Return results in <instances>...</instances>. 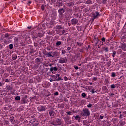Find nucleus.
<instances>
[{
    "instance_id": "1",
    "label": "nucleus",
    "mask_w": 126,
    "mask_h": 126,
    "mask_svg": "<svg viewBox=\"0 0 126 126\" xmlns=\"http://www.w3.org/2000/svg\"><path fill=\"white\" fill-rule=\"evenodd\" d=\"M81 116L85 117V116H90V112L88 108H84L83 109V111L81 113Z\"/></svg>"
},
{
    "instance_id": "2",
    "label": "nucleus",
    "mask_w": 126,
    "mask_h": 126,
    "mask_svg": "<svg viewBox=\"0 0 126 126\" xmlns=\"http://www.w3.org/2000/svg\"><path fill=\"white\" fill-rule=\"evenodd\" d=\"M38 37H43V34L40 33L38 32H34L32 36L33 39H37Z\"/></svg>"
},
{
    "instance_id": "3",
    "label": "nucleus",
    "mask_w": 126,
    "mask_h": 126,
    "mask_svg": "<svg viewBox=\"0 0 126 126\" xmlns=\"http://www.w3.org/2000/svg\"><path fill=\"white\" fill-rule=\"evenodd\" d=\"M100 16V14L98 12H95V13H92V21H94V20H95L96 18H98Z\"/></svg>"
},
{
    "instance_id": "4",
    "label": "nucleus",
    "mask_w": 126,
    "mask_h": 126,
    "mask_svg": "<svg viewBox=\"0 0 126 126\" xmlns=\"http://www.w3.org/2000/svg\"><path fill=\"white\" fill-rule=\"evenodd\" d=\"M66 62H67V59L66 58H61L59 59V63H65Z\"/></svg>"
},
{
    "instance_id": "5",
    "label": "nucleus",
    "mask_w": 126,
    "mask_h": 126,
    "mask_svg": "<svg viewBox=\"0 0 126 126\" xmlns=\"http://www.w3.org/2000/svg\"><path fill=\"white\" fill-rule=\"evenodd\" d=\"M71 23L72 25H76L78 23V20L77 19L73 18L71 20Z\"/></svg>"
},
{
    "instance_id": "6",
    "label": "nucleus",
    "mask_w": 126,
    "mask_h": 126,
    "mask_svg": "<svg viewBox=\"0 0 126 126\" xmlns=\"http://www.w3.org/2000/svg\"><path fill=\"white\" fill-rule=\"evenodd\" d=\"M37 110L39 111V112H43V111H46V107L44 106H39L38 108H37Z\"/></svg>"
},
{
    "instance_id": "7",
    "label": "nucleus",
    "mask_w": 126,
    "mask_h": 126,
    "mask_svg": "<svg viewBox=\"0 0 126 126\" xmlns=\"http://www.w3.org/2000/svg\"><path fill=\"white\" fill-rule=\"evenodd\" d=\"M11 42V37H9L7 39L4 40V43L6 44V45H8V44H10Z\"/></svg>"
},
{
    "instance_id": "8",
    "label": "nucleus",
    "mask_w": 126,
    "mask_h": 126,
    "mask_svg": "<svg viewBox=\"0 0 126 126\" xmlns=\"http://www.w3.org/2000/svg\"><path fill=\"white\" fill-rule=\"evenodd\" d=\"M52 77H54L55 78V80L57 81H60V80H62V78L60 77V75L56 74V76L53 75Z\"/></svg>"
},
{
    "instance_id": "9",
    "label": "nucleus",
    "mask_w": 126,
    "mask_h": 126,
    "mask_svg": "<svg viewBox=\"0 0 126 126\" xmlns=\"http://www.w3.org/2000/svg\"><path fill=\"white\" fill-rule=\"evenodd\" d=\"M65 11H64V9H63V8L60 9L58 10L59 14L60 15H63V13H64Z\"/></svg>"
},
{
    "instance_id": "10",
    "label": "nucleus",
    "mask_w": 126,
    "mask_h": 126,
    "mask_svg": "<svg viewBox=\"0 0 126 126\" xmlns=\"http://www.w3.org/2000/svg\"><path fill=\"white\" fill-rule=\"evenodd\" d=\"M55 122L56 123V126H57V125L59 126H61V125H62V122H61L60 119H57L55 120Z\"/></svg>"
},
{
    "instance_id": "11",
    "label": "nucleus",
    "mask_w": 126,
    "mask_h": 126,
    "mask_svg": "<svg viewBox=\"0 0 126 126\" xmlns=\"http://www.w3.org/2000/svg\"><path fill=\"white\" fill-rule=\"evenodd\" d=\"M58 70V68L57 67H54L50 68V71L51 72H53V71H57Z\"/></svg>"
},
{
    "instance_id": "12",
    "label": "nucleus",
    "mask_w": 126,
    "mask_h": 126,
    "mask_svg": "<svg viewBox=\"0 0 126 126\" xmlns=\"http://www.w3.org/2000/svg\"><path fill=\"white\" fill-rule=\"evenodd\" d=\"M49 113L50 116H53L55 115V112L53 110H50Z\"/></svg>"
},
{
    "instance_id": "13",
    "label": "nucleus",
    "mask_w": 126,
    "mask_h": 126,
    "mask_svg": "<svg viewBox=\"0 0 126 126\" xmlns=\"http://www.w3.org/2000/svg\"><path fill=\"white\" fill-rule=\"evenodd\" d=\"M45 56H47V57H52V58H54V56L52 55V52H49L47 54H46Z\"/></svg>"
},
{
    "instance_id": "14",
    "label": "nucleus",
    "mask_w": 126,
    "mask_h": 126,
    "mask_svg": "<svg viewBox=\"0 0 126 126\" xmlns=\"http://www.w3.org/2000/svg\"><path fill=\"white\" fill-rule=\"evenodd\" d=\"M27 103V101L25 99L22 98V100H21V104H26Z\"/></svg>"
},
{
    "instance_id": "15",
    "label": "nucleus",
    "mask_w": 126,
    "mask_h": 126,
    "mask_svg": "<svg viewBox=\"0 0 126 126\" xmlns=\"http://www.w3.org/2000/svg\"><path fill=\"white\" fill-rule=\"evenodd\" d=\"M61 45H62V42H61V41H57L56 43V47H58V46H61Z\"/></svg>"
},
{
    "instance_id": "16",
    "label": "nucleus",
    "mask_w": 126,
    "mask_h": 126,
    "mask_svg": "<svg viewBox=\"0 0 126 126\" xmlns=\"http://www.w3.org/2000/svg\"><path fill=\"white\" fill-rule=\"evenodd\" d=\"M75 119L78 121H80V117H79V115H76L75 117Z\"/></svg>"
},
{
    "instance_id": "17",
    "label": "nucleus",
    "mask_w": 126,
    "mask_h": 126,
    "mask_svg": "<svg viewBox=\"0 0 126 126\" xmlns=\"http://www.w3.org/2000/svg\"><path fill=\"white\" fill-rule=\"evenodd\" d=\"M35 61H36V63H40V62H41V58H37L35 59Z\"/></svg>"
},
{
    "instance_id": "18",
    "label": "nucleus",
    "mask_w": 126,
    "mask_h": 126,
    "mask_svg": "<svg viewBox=\"0 0 126 126\" xmlns=\"http://www.w3.org/2000/svg\"><path fill=\"white\" fill-rule=\"evenodd\" d=\"M10 120L11 123H14V122H15L14 117H11L10 118Z\"/></svg>"
},
{
    "instance_id": "19",
    "label": "nucleus",
    "mask_w": 126,
    "mask_h": 126,
    "mask_svg": "<svg viewBox=\"0 0 126 126\" xmlns=\"http://www.w3.org/2000/svg\"><path fill=\"white\" fill-rule=\"evenodd\" d=\"M57 29H63V27L62 26V25H58L57 26H56Z\"/></svg>"
},
{
    "instance_id": "20",
    "label": "nucleus",
    "mask_w": 126,
    "mask_h": 126,
    "mask_svg": "<svg viewBox=\"0 0 126 126\" xmlns=\"http://www.w3.org/2000/svg\"><path fill=\"white\" fill-rule=\"evenodd\" d=\"M62 54L63 55H65V54H66V51H65V50H62Z\"/></svg>"
},
{
    "instance_id": "21",
    "label": "nucleus",
    "mask_w": 126,
    "mask_h": 126,
    "mask_svg": "<svg viewBox=\"0 0 126 126\" xmlns=\"http://www.w3.org/2000/svg\"><path fill=\"white\" fill-rule=\"evenodd\" d=\"M15 99L16 101H20V96H16Z\"/></svg>"
},
{
    "instance_id": "22",
    "label": "nucleus",
    "mask_w": 126,
    "mask_h": 126,
    "mask_svg": "<svg viewBox=\"0 0 126 126\" xmlns=\"http://www.w3.org/2000/svg\"><path fill=\"white\" fill-rule=\"evenodd\" d=\"M81 95L82 97H83V98H85V97H86V94H85V93H83Z\"/></svg>"
},
{
    "instance_id": "23",
    "label": "nucleus",
    "mask_w": 126,
    "mask_h": 126,
    "mask_svg": "<svg viewBox=\"0 0 126 126\" xmlns=\"http://www.w3.org/2000/svg\"><path fill=\"white\" fill-rule=\"evenodd\" d=\"M9 49L10 50H12V49H13V44L9 45Z\"/></svg>"
},
{
    "instance_id": "24",
    "label": "nucleus",
    "mask_w": 126,
    "mask_h": 126,
    "mask_svg": "<svg viewBox=\"0 0 126 126\" xmlns=\"http://www.w3.org/2000/svg\"><path fill=\"white\" fill-rule=\"evenodd\" d=\"M13 61H15L16 59H17V55H15L12 57Z\"/></svg>"
},
{
    "instance_id": "25",
    "label": "nucleus",
    "mask_w": 126,
    "mask_h": 126,
    "mask_svg": "<svg viewBox=\"0 0 126 126\" xmlns=\"http://www.w3.org/2000/svg\"><path fill=\"white\" fill-rule=\"evenodd\" d=\"M77 45L78 46H79V47H81V46H82V45H83V43H79V42H77Z\"/></svg>"
},
{
    "instance_id": "26",
    "label": "nucleus",
    "mask_w": 126,
    "mask_h": 126,
    "mask_svg": "<svg viewBox=\"0 0 126 126\" xmlns=\"http://www.w3.org/2000/svg\"><path fill=\"white\" fill-rule=\"evenodd\" d=\"M111 88H112V89L116 88V85H115V84L111 85Z\"/></svg>"
},
{
    "instance_id": "27",
    "label": "nucleus",
    "mask_w": 126,
    "mask_h": 126,
    "mask_svg": "<svg viewBox=\"0 0 126 126\" xmlns=\"http://www.w3.org/2000/svg\"><path fill=\"white\" fill-rule=\"evenodd\" d=\"M116 51H113V55H112V57L113 58H115V56H116Z\"/></svg>"
},
{
    "instance_id": "28",
    "label": "nucleus",
    "mask_w": 126,
    "mask_h": 126,
    "mask_svg": "<svg viewBox=\"0 0 126 126\" xmlns=\"http://www.w3.org/2000/svg\"><path fill=\"white\" fill-rule=\"evenodd\" d=\"M5 38H8L9 37V34L8 33H6L4 35Z\"/></svg>"
},
{
    "instance_id": "29",
    "label": "nucleus",
    "mask_w": 126,
    "mask_h": 126,
    "mask_svg": "<svg viewBox=\"0 0 126 126\" xmlns=\"http://www.w3.org/2000/svg\"><path fill=\"white\" fill-rule=\"evenodd\" d=\"M116 76V73L115 72L112 73V77H115Z\"/></svg>"
},
{
    "instance_id": "30",
    "label": "nucleus",
    "mask_w": 126,
    "mask_h": 126,
    "mask_svg": "<svg viewBox=\"0 0 126 126\" xmlns=\"http://www.w3.org/2000/svg\"><path fill=\"white\" fill-rule=\"evenodd\" d=\"M87 107H88V108H91V107H92V104L90 103L87 106Z\"/></svg>"
},
{
    "instance_id": "31",
    "label": "nucleus",
    "mask_w": 126,
    "mask_h": 126,
    "mask_svg": "<svg viewBox=\"0 0 126 126\" xmlns=\"http://www.w3.org/2000/svg\"><path fill=\"white\" fill-rule=\"evenodd\" d=\"M101 41L102 42H106V38L105 37H103L102 39H101Z\"/></svg>"
},
{
    "instance_id": "32",
    "label": "nucleus",
    "mask_w": 126,
    "mask_h": 126,
    "mask_svg": "<svg viewBox=\"0 0 126 126\" xmlns=\"http://www.w3.org/2000/svg\"><path fill=\"white\" fill-rule=\"evenodd\" d=\"M104 51H105L106 52H109L108 48L106 47L104 49Z\"/></svg>"
},
{
    "instance_id": "33",
    "label": "nucleus",
    "mask_w": 126,
    "mask_h": 126,
    "mask_svg": "<svg viewBox=\"0 0 126 126\" xmlns=\"http://www.w3.org/2000/svg\"><path fill=\"white\" fill-rule=\"evenodd\" d=\"M52 54H53V56H57V52L55 51V52H53Z\"/></svg>"
},
{
    "instance_id": "34",
    "label": "nucleus",
    "mask_w": 126,
    "mask_h": 126,
    "mask_svg": "<svg viewBox=\"0 0 126 126\" xmlns=\"http://www.w3.org/2000/svg\"><path fill=\"white\" fill-rule=\"evenodd\" d=\"M91 92H92V93H95V92H96V91H95V90L94 89H92V90H91Z\"/></svg>"
},
{
    "instance_id": "35",
    "label": "nucleus",
    "mask_w": 126,
    "mask_h": 126,
    "mask_svg": "<svg viewBox=\"0 0 126 126\" xmlns=\"http://www.w3.org/2000/svg\"><path fill=\"white\" fill-rule=\"evenodd\" d=\"M41 9H42V10H44V9H45V6H44L43 5H42L41 6Z\"/></svg>"
},
{
    "instance_id": "36",
    "label": "nucleus",
    "mask_w": 126,
    "mask_h": 126,
    "mask_svg": "<svg viewBox=\"0 0 126 126\" xmlns=\"http://www.w3.org/2000/svg\"><path fill=\"white\" fill-rule=\"evenodd\" d=\"M71 112L69 111L67 112V115H69V116H71Z\"/></svg>"
},
{
    "instance_id": "37",
    "label": "nucleus",
    "mask_w": 126,
    "mask_h": 126,
    "mask_svg": "<svg viewBox=\"0 0 126 126\" xmlns=\"http://www.w3.org/2000/svg\"><path fill=\"white\" fill-rule=\"evenodd\" d=\"M107 0H102V2L104 4H105V3H106V2H107Z\"/></svg>"
},
{
    "instance_id": "38",
    "label": "nucleus",
    "mask_w": 126,
    "mask_h": 126,
    "mask_svg": "<svg viewBox=\"0 0 126 126\" xmlns=\"http://www.w3.org/2000/svg\"><path fill=\"white\" fill-rule=\"evenodd\" d=\"M55 123V122H51V125H53V126H57V124H54Z\"/></svg>"
},
{
    "instance_id": "39",
    "label": "nucleus",
    "mask_w": 126,
    "mask_h": 126,
    "mask_svg": "<svg viewBox=\"0 0 126 126\" xmlns=\"http://www.w3.org/2000/svg\"><path fill=\"white\" fill-rule=\"evenodd\" d=\"M64 78L65 81H67V80H68V78L66 77H64Z\"/></svg>"
},
{
    "instance_id": "40",
    "label": "nucleus",
    "mask_w": 126,
    "mask_h": 126,
    "mask_svg": "<svg viewBox=\"0 0 126 126\" xmlns=\"http://www.w3.org/2000/svg\"><path fill=\"white\" fill-rule=\"evenodd\" d=\"M93 80H94V81H96V80H97V77H94L93 78Z\"/></svg>"
},
{
    "instance_id": "41",
    "label": "nucleus",
    "mask_w": 126,
    "mask_h": 126,
    "mask_svg": "<svg viewBox=\"0 0 126 126\" xmlns=\"http://www.w3.org/2000/svg\"><path fill=\"white\" fill-rule=\"evenodd\" d=\"M65 31L64 30H63L62 31V34H65Z\"/></svg>"
},
{
    "instance_id": "42",
    "label": "nucleus",
    "mask_w": 126,
    "mask_h": 126,
    "mask_svg": "<svg viewBox=\"0 0 126 126\" xmlns=\"http://www.w3.org/2000/svg\"><path fill=\"white\" fill-rule=\"evenodd\" d=\"M114 95H115V94H114V93H111V94H110V97H113V96H114Z\"/></svg>"
},
{
    "instance_id": "43",
    "label": "nucleus",
    "mask_w": 126,
    "mask_h": 126,
    "mask_svg": "<svg viewBox=\"0 0 126 126\" xmlns=\"http://www.w3.org/2000/svg\"><path fill=\"white\" fill-rule=\"evenodd\" d=\"M54 94H55V95H59V92H56L54 93Z\"/></svg>"
},
{
    "instance_id": "44",
    "label": "nucleus",
    "mask_w": 126,
    "mask_h": 126,
    "mask_svg": "<svg viewBox=\"0 0 126 126\" xmlns=\"http://www.w3.org/2000/svg\"><path fill=\"white\" fill-rule=\"evenodd\" d=\"M74 68L75 69H76V70H77V69H78V66H74Z\"/></svg>"
},
{
    "instance_id": "45",
    "label": "nucleus",
    "mask_w": 126,
    "mask_h": 126,
    "mask_svg": "<svg viewBox=\"0 0 126 126\" xmlns=\"http://www.w3.org/2000/svg\"><path fill=\"white\" fill-rule=\"evenodd\" d=\"M18 38H15V42H18Z\"/></svg>"
},
{
    "instance_id": "46",
    "label": "nucleus",
    "mask_w": 126,
    "mask_h": 126,
    "mask_svg": "<svg viewBox=\"0 0 126 126\" xmlns=\"http://www.w3.org/2000/svg\"><path fill=\"white\" fill-rule=\"evenodd\" d=\"M100 119H104V116L100 115Z\"/></svg>"
},
{
    "instance_id": "47",
    "label": "nucleus",
    "mask_w": 126,
    "mask_h": 126,
    "mask_svg": "<svg viewBox=\"0 0 126 126\" xmlns=\"http://www.w3.org/2000/svg\"><path fill=\"white\" fill-rule=\"evenodd\" d=\"M67 50L68 51H70V50H71V47H68Z\"/></svg>"
},
{
    "instance_id": "48",
    "label": "nucleus",
    "mask_w": 126,
    "mask_h": 126,
    "mask_svg": "<svg viewBox=\"0 0 126 126\" xmlns=\"http://www.w3.org/2000/svg\"><path fill=\"white\" fill-rule=\"evenodd\" d=\"M111 65V62L110 61L108 62V66H110Z\"/></svg>"
},
{
    "instance_id": "49",
    "label": "nucleus",
    "mask_w": 126,
    "mask_h": 126,
    "mask_svg": "<svg viewBox=\"0 0 126 126\" xmlns=\"http://www.w3.org/2000/svg\"><path fill=\"white\" fill-rule=\"evenodd\" d=\"M50 82H53V79L52 78L49 79Z\"/></svg>"
},
{
    "instance_id": "50",
    "label": "nucleus",
    "mask_w": 126,
    "mask_h": 126,
    "mask_svg": "<svg viewBox=\"0 0 126 126\" xmlns=\"http://www.w3.org/2000/svg\"><path fill=\"white\" fill-rule=\"evenodd\" d=\"M5 82H9V80L8 79H6Z\"/></svg>"
},
{
    "instance_id": "51",
    "label": "nucleus",
    "mask_w": 126,
    "mask_h": 126,
    "mask_svg": "<svg viewBox=\"0 0 126 126\" xmlns=\"http://www.w3.org/2000/svg\"><path fill=\"white\" fill-rule=\"evenodd\" d=\"M28 29H31V28H32V26L28 27Z\"/></svg>"
},
{
    "instance_id": "52",
    "label": "nucleus",
    "mask_w": 126,
    "mask_h": 126,
    "mask_svg": "<svg viewBox=\"0 0 126 126\" xmlns=\"http://www.w3.org/2000/svg\"><path fill=\"white\" fill-rule=\"evenodd\" d=\"M0 86H2V83L0 82Z\"/></svg>"
},
{
    "instance_id": "53",
    "label": "nucleus",
    "mask_w": 126,
    "mask_h": 126,
    "mask_svg": "<svg viewBox=\"0 0 126 126\" xmlns=\"http://www.w3.org/2000/svg\"><path fill=\"white\" fill-rule=\"evenodd\" d=\"M122 117H123V115L120 114V116H119V118H122Z\"/></svg>"
},
{
    "instance_id": "54",
    "label": "nucleus",
    "mask_w": 126,
    "mask_h": 126,
    "mask_svg": "<svg viewBox=\"0 0 126 126\" xmlns=\"http://www.w3.org/2000/svg\"><path fill=\"white\" fill-rule=\"evenodd\" d=\"M26 98H27V96H25L24 97V98H23V99H25V100H26Z\"/></svg>"
},
{
    "instance_id": "55",
    "label": "nucleus",
    "mask_w": 126,
    "mask_h": 126,
    "mask_svg": "<svg viewBox=\"0 0 126 126\" xmlns=\"http://www.w3.org/2000/svg\"><path fill=\"white\" fill-rule=\"evenodd\" d=\"M32 2L31 1H29L28 3L30 4V3H31Z\"/></svg>"
},
{
    "instance_id": "56",
    "label": "nucleus",
    "mask_w": 126,
    "mask_h": 126,
    "mask_svg": "<svg viewBox=\"0 0 126 126\" xmlns=\"http://www.w3.org/2000/svg\"><path fill=\"white\" fill-rule=\"evenodd\" d=\"M37 125H39V123H36L35 125L37 126Z\"/></svg>"
},
{
    "instance_id": "57",
    "label": "nucleus",
    "mask_w": 126,
    "mask_h": 126,
    "mask_svg": "<svg viewBox=\"0 0 126 126\" xmlns=\"http://www.w3.org/2000/svg\"><path fill=\"white\" fill-rule=\"evenodd\" d=\"M124 113L125 115H126V111H125Z\"/></svg>"
},
{
    "instance_id": "58",
    "label": "nucleus",
    "mask_w": 126,
    "mask_h": 126,
    "mask_svg": "<svg viewBox=\"0 0 126 126\" xmlns=\"http://www.w3.org/2000/svg\"><path fill=\"white\" fill-rule=\"evenodd\" d=\"M30 53H33V50L31 51Z\"/></svg>"
},
{
    "instance_id": "59",
    "label": "nucleus",
    "mask_w": 126,
    "mask_h": 126,
    "mask_svg": "<svg viewBox=\"0 0 126 126\" xmlns=\"http://www.w3.org/2000/svg\"><path fill=\"white\" fill-rule=\"evenodd\" d=\"M49 66H52V64H49Z\"/></svg>"
},
{
    "instance_id": "60",
    "label": "nucleus",
    "mask_w": 126,
    "mask_h": 126,
    "mask_svg": "<svg viewBox=\"0 0 126 126\" xmlns=\"http://www.w3.org/2000/svg\"><path fill=\"white\" fill-rule=\"evenodd\" d=\"M54 124H57L55 121H54Z\"/></svg>"
},
{
    "instance_id": "61",
    "label": "nucleus",
    "mask_w": 126,
    "mask_h": 126,
    "mask_svg": "<svg viewBox=\"0 0 126 126\" xmlns=\"http://www.w3.org/2000/svg\"><path fill=\"white\" fill-rule=\"evenodd\" d=\"M33 126H36V125L34 124V125H33Z\"/></svg>"
},
{
    "instance_id": "62",
    "label": "nucleus",
    "mask_w": 126,
    "mask_h": 126,
    "mask_svg": "<svg viewBox=\"0 0 126 126\" xmlns=\"http://www.w3.org/2000/svg\"><path fill=\"white\" fill-rule=\"evenodd\" d=\"M7 89H9V90H10V88H7Z\"/></svg>"
},
{
    "instance_id": "63",
    "label": "nucleus",
    "mask_w": 126,
    "mask_h": 126,
    "mask_svg": "<svg viewBox=\"0 0 126 126\" xmlns=\"http://www.w3.org/2000/svg\"><path fill=\"white\" fill-rule=\"evenodd\" d=\"M90 84L91 85V84H92V83H90Z\"/></svg>"
},
{
    "instance_id": "64",
    "label": "nucleus",
    "mask_w": 126,
    "mask_h": 126,
    "mask_svg": "<svg viewBox=\"0 0 126 126\" xmlns=\"http://www.w3.org/2000/svg\"><path fill=\"white\" fill-rule=\"evenodd\" d=\"M7 88H9V87H8V86H7Z\"/></svg>"
}]
</instances>
